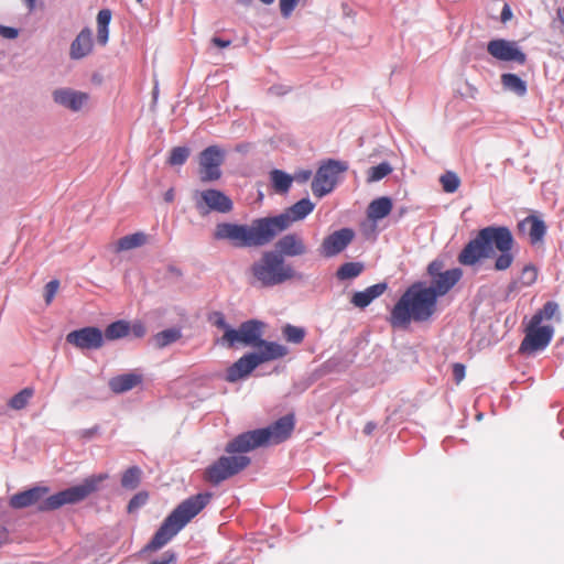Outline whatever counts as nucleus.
<instances>
[{"instance_id":"obj_1","label":"nucleus","mask_w":564,"mask_h":564,"mask_svg":"<svg viewBox=\"0 0 564 564\" xmlns=\"http://www.w3.org/2000/svg\"><path fill=\"white\" fill-rule=\"evenodd\" d=\"M108 479V474L91 475L79 485L69 487L55 495L47 496L48 487L35 486L28 490L11 496L9 505L13 509H23L37 506L41 512L56 510L65 505H74L83 501L91 494L99 490L101 484Z\"/></svg>"},{"instance_id":"obj_2","label":"nucleus","mask_w":564,"mask_h":564,"mask_svg":"<svg viewBox=\"0 0 564 564\" xmlns=\"http://www.w3.org/2000/svg\"><path fill=\"white\" fill-rule=\"evenodd\" d=\"M513 245L514 239L509 228L488 226L480 229L477 236L464 247L458 256V261L464 265H474L480 259L492 257L497 250L500 254L495 261V269L503 271L513 262L511 252Z\"/></svg>"},{"instance_id":"obj_3","label":"nucleus","mask_w":564,"mask_h":564,"mask_svg":"<svg viewBox=\"0 0 564 564\" xmlns=\"http://www.w3.org/2000/svg\"><path fill=\"white\" fill-rule=\"evenodd\" d=\"M435 293L424 283H414L399 299L390 315L392 327L405 328L411 321L425 322L435 312Z\"/></svg>"},{"instance_id":"obj_4","label":"nucleus","mask_w":564,"mask_h":564,"mask_svg":"<svg viewBox=\"0 0 564 564\" xmlns=\"http://www.w3.org/2000/svg\"><path fill=\"white\" fill-rule=\"evenodd\" d=\"M274 238L268 217L254 219L250 225L219 223L214 231V239L238 249L263 247Z\"/></svg>"},{"instance_id":"obj_5","label":"nucleus","mask_w":564,"mask_h":564,"mask_svg":"<svg viewBox=\"0 0 564 564\" xmlns=\"http://www.w3.org/2000/svg\"><path fill=\"white\" fill-rule=\"evenodd\" d=\"M212 495L197 494L181 502L163 521L143 553L156 551L172 540L209 502Z\"/></svg>"},{"instance_id":"obj_6","label":"nucleus","mask_w":564,"mask_h":564,"mask_svg":"<svg viewBox=\"0 0 564 564\" xmlns=\"http://www.w3.org/2000/svg\"><path fill=\"white\" fill-rule=\"evenodd\" d=\"M293 430V415H284L268 427L239 434L226 445L225 451L229 454L247 453L261 446L280 444L291 436Z\"/></svg>"},{"instance_id":"obj_7","label":"nucleus","mask_w":564,"mask_h":564,"mask_svg":"<svg viewBox=\"0 0 564 564\" xmlns=\"http://www.w3.org/2000/svg\"><path fill=\"white\" fill-rule=\"evenodd\" d=\"M249 272L251 284L260 288H273L301 278V274L285 262L282 254L273 250L262 252L250 265Z\"/></svg>"},{"instance_id":"obj_8","label":"nucleus","mask_w":564,"mask_h":564,"mask_svg":"<svg viewBox=\"0 0 564 564\" xmlns=\"http://www.w3.org/2000/svg\"><path fill=\"white\" fill-rule=\"evenodd\" d=\"M348 170V164L343 161L328 160L319 166L312 182V192L317 197L330 193L337 184L339 174Z\"/></svg>"},{"instance_id":"obj_9","label":"nucleus","mask_w":564,"mask_h":564,"mask_svg":"<svg viewBox=\"0 0 564 564\" xmlns=\"http://www.w3.org/2000/svg\"><path fill=\"white\" fill-rule=\"evenodd\" d=\"M250 462V458L243 455L221 456L206 469L205 478L213 485H218L243 470Z\"/></svg>"},{"instance_id":"obj_10","label":"nucleus","mask_w":564,"mask_h":564,"mask_svg":"<svg viewBox=\"0 0 564 564\" xmlns=\"http://www.w3.org/2000/svg\"><path fill=\"white\" fill-rule=\"evenodd\" d=\"M250 462V458L243 455L221 456L206 469L205 478L213 485H218L243 470Z\"/></svg>"},{"instance_id":"obj_11","label":"nucleus","mask_w":564,"mask_h":564,"mask_svg":"<svg viewBox=\"0 0 564 564\" xmlns=\"http://www.w3.org/2000/svg\"><path fill=\"white\" fill-rule=\"evenodd\" d=\"M264 324L257 319L243 322L238 329L231 328L219 339L220 345L228 348L235 347L237 344L251 346L262 336Z\"/></svg>"},{"instance_id":"obj_12","label":"nucleus","mask_w":564,"mask_h":564,"mask_svg":"<svg viewBox=\"0 0 564 564\" xmlns=\"http://www.w3.org/2000/svg\"><path fill=\"white\" fill-rule=\"evenodd\" d=\"M315 205L308 198H302L284 213L268 217L270 226L274 231V237L286 230L293 223L304 219L314 209Z\"/></svg>"},{"instance_id":"obj_13","label":"nucleus","mask_w":564,"mask_h":564,"mask_svg":"<svg viewBox=\"0 0 564 564\" xmlns=\"http://www.w3.org/2000/svg\"><path fill=\"white\" fill-rule=\"evenodd\" d=\"M554 334L552 326L534 324L531 319L525 330V336L520 345L521 352H533L544 349L551 341Z\"/></svg>"},{"instance_id":"obj_14","label":"nucleus","mask_w":564,"mask_h":564,"mask_svg":"<svg viewBox=\"0 0 564 564\" xmlns=\"http://www.w3.org/2000/svg\"><path fill=\"white\" fill-rule=\"evenodd\" d=\"M224 152L217 145L206 148L199 158V177L204 183L217 181L221 176L220 165Z\"/></svg>"},{"instance_id":"obj_15","label":"nucleus","mask_w":564,"mask_h":564,"mask_svg":"<svg viewBox=\"0 0 564 564\" xmlns=\"http://www.w3.org/2000/svg\"><path fill=\"white\" fill-rule=\"evenodd\" d=\"M196 208L202 215L210 210L218 213H229L232 209L231 199L218 189H206L196 193Z\"/></svg>"},{"instance_id":"obj_16","label":"nucleus","mask_w":564,"mask_h":564,"mask_svg":"<svg viewBox=\"0 0 564 564\" xmlns=\"http://www.w3.org/2000/svg\"><path fill=\"white\" fill-rule=\"evenodd\" d=\"M355 231L350 228H341L326 236L318 248L324 258H333L343 252L354 240Z\"/></svg>"},{"instance_id":"obj_17","label":"nucleus","mask_w":564,"mask_h":564,"mask_svg":"<svg viewBox=\"0 0 564 564\" xmlns=\"http://www.w3.org/2000/svg\"><path fill=\"white\" fill-rule=\"evenodd\" d=\"M488 53L503 62H516L523 65L527 62V55L519 48L516 42L503 39L492 40L487 45Z\"/></svg>"},{"instance_id":"obj_18","label":"nucleus","mask_w":564,"mask_h":564,"mask_svg":"<svg viewBox=\"0 0 564 564\" xmlns=\"http://www.w3.org/2000/svg\"><path fill=\"white\" fill-rule=\"evenodd\" d=\"M66 340L79 349H98L104 344V335L97 327H84L70 332Z\"/></svg>"},{"instance_id":"obj_19","label":"nucleus","mask_w":564,"mask_h":564,"mask_svg":"<svg viewBox=\"0 0 564 564\" xmlns=\"http://www.w3.org/2000/svg\"><path fill=\"white\" fill-rule=\"evenodd\" d=\"M52 98L56 105L73 112H78L87 104L89 96L86 93L63 87L53 90Z\"/></svg>"},{"instance_id":"obj_20","label":"nucleus","mask_w":564,"mask_h":564,"mask_svg":"<svg viewBox=\"0 0 564 564\" xmlns=\"http://www.w3.org/2000/svg\"><path fill=\"white\" fill-rule=\"evenodd\" d=\"M275 250L282 257H301L307 253L308 248L303 237L297 232L282 236L275 243Z\"/></svg>"},{"instance_id":"obj_21","label":"nucleus","mask_w":564,"mask_h":564,"mask_svg":"<svg viewBox=\"0 0 564 564\" xmlns=\"http://www.w3.org/2000/svg\"><path fill=\"white\" fill-rule=\"evenodd\" d=\"M252 347L258 348V351L251 354L256 356V360L259 366L261 364L282 358L289 352L285 346L274 341L264 340L261 337H259Z\"/></svg>"},{"instance_id":"obj_22","label":"nucleus","mask_w":564,"mask_h":564,"mask_svg":"<svg viewBox=\"0 0 564 564\" xmlns=\"http://www.w3.org/2000/svg\"><path fill=\"white\" fill-rule=\"evenodd\" d=\"M258 366L256 356L251 352L246 354L227 369L225 379L231 383L237 382L249 376Z\"/></svg>"},{"instance_id":"obj_23","label":"nucleus","mask_w":564,"mask_h":564,"mask_svg":"<svg viewBox=\"0 0 564 564\" xmlns=\"http://www.w3.org/2000/svg\"><path fill=\"white\" fill-rule=\"evenodd\" d=\"M462 270L458 268L444 271L432 279V284L426 289L435 293V297L445 295L462 278Z\"/></svg>"},{"instance_id":"obj_24","label":"nucleus","mask_w":564,"mask_h":564,"mask_svg":"<svg viewBox=\"0 0 564 564\" xmlns=\"http://www.w3.org/2000/svg\"><path fill=\"white\" fill-rule=\"evenodd\" d=\"M93 51V34L88 28L83 29L70 44L69 57L82 59Z\"/></svg>"},{"instance_id":"obj_25","label":"nucleus","mask_w":564,"mask_h":564,"mask_svg":"<svg viewBox=\"0 0 564 564\" xmlns=\"http://www.w3.org/2000/svg\"><path fill=\"white\" fill-rule=\"evenodd\" d=\"M388 285L387 283H377L364 291L355 292L351 297V303L359 308L367 307L375 299L379 297L384 293Z\"/></svg>"},{"instance_id":"obj_26","label":"nucleus","mask_w":564,"mask_h":564,"mask_svg":"<svg viewBox=\"0 0 564 564\" xmlns=\"http://www.w3.org/2000/svg\"><path fill=\"white\" fill-rule=\"evenodd\" d=\"M141 381L140 375L129 372L111 378L108 384L112 392L123 393L137 387Z\"/></svg>"},{"instance_id":"obj_27","label":"nucleus","mask_w":564,"mask_h":564,"mask_svg":"<svg viewBox=\"0 0 564 564\" xmlns=\"http://www.w3.org/2000/svg\"><path fill=\"white\" fill-rule=\"evenodd\" d=\"M392 209V200L389 197H379L373 199L367 209V216L372 221H378L387 217Z\"/></svg>"},{"instance_id":"obj_28","label":"nucleus","mask_w":564,"mask_h":564,"mask_svg":"<svg viewBox=\"0 0 564 564\" xmlns=\"http://www.w3.org/2000/svg\"><path fill=\"white\" fill-rule=\"evenodd\" d=\"M527 227H529V237L532 243H538L543 240V237L546 232V226L543 220L535 216H528L520 224V228L522 230H524Z\"/></svg>"},{"instance_id":"obj_29","label":"nucleus","mask_w":564,"mask_h":564,"mask_svg":"<svg viewBox=\"0 0 564 564\" xmlns=\"http://www.w3.org/2000/svg\"><path fill=\"white\" fill-rule=\"evenodd\" d=\"M501 84L506 90H509L519 97H523L528 90L527 83L516 74H502Z\"/></svg>"},{"instance_id":"obj_30","label":"nucleus","mask_w":564,"mask_h":564,"mask_svg":"<svg viewBox=\"0 0 564 564\" xmlns=\"http://www.w3.org/2000/svg\"><path fill=\"white\" fill-rule=\"evenodd\" d=\"M147 242V235L143 232H134L132 235L124 236L120 238L117 243L115 251L121 252V251H128L131 249L139 248L143 246Z\"/></svg>"},{"instance_id":"obj_31","label":"nucleus","mask_w":564,"mask_h":564,"mask_svg":"<svg viewBox=\"0 0 564 564\" xmlns=\"http://www.w3.org/2000/svg\"><path fill=\"white\" fill-rule=\"evenodd\" d=\"M272 186L278 193H286L293 182V177L281 170H272L270 172Z\"/></svg>"},{"instance_id":"obj_32","label":"nucleus","mask_w":564,"mask_h":564,"mask_svg":"<svg viewBox=\"0 0 564 564\" xmlns=\"http://www.w3.org/2000/svg\"><path fill=\"white\" fill-rule=\"evenodd\" d=\"M182 337L181 329L178 328H169L162 332H159L154 337L153 341L155 347L164 348L175 341H177Z\"/></svg>"},{"instance_id":"obj_33","label":"nucleus","mask_w":564,"mask_h":564,"mask_svg":"<svg viewBox=\"0 0 564 564\" xmlns=\"http://www.w3.org/2000/svg\"><path fill=\"white\" fill-rule=\"evenodd\" d=\"M130 332V324L126 321H117L111 323L105 329L104 338L115 340L127 336Z\"/></svg>"},{"instance_id":"obj_34","label":"nucleus","mask_w":564,"mask_h":564,"mask_svg":"<svg viewBox=\"0 0 564 564\" xmlns=\"http://www.w3.org/2000/svg\"><path fill=\"white\" fill-rule=\"evenodd\" d=\"M364 269L365 267L361 262H346L338 268L336 276L340 281L355 279Z\"/></svg>"},{"instance_id":"obj_35","label":"nucleus","mask_w":564,"mask_h":564,"mask_svg":"<svg viewBox=\"0 0 564 564\" xmlns=\"http://www.w3.org/2000/svg\"><path fill=\"white\" fill-rule=\"evenodd\" d=\"M142 470L138 466L128 468L121 477V486L126 489H135L141 481Z\"/></svg>"},{"instance_id":"obj_36","label":"nucleus","mask_w":564,"mask_h":564,"mask_svg":"<svg viewBox=\"0 0 564 564\" xmlns=\"http://www.w3.org/2000/svg\"><path fill=\"white\" fill-rule=\"evenodd\" d=\"M392 166L389 162H382L377 166H372L367 171V182H379L392 172Z\"/></svg>"},{"instance_id":"obj_37","label":"nucleus","mask_w":564,"mask_h":564,"mask_svg":"<svg viewBox=\"0 0 564 564\" xmlns=\"http://www.w3.org/2000/svg\"><path fill=\"white\" fill-rule=\"evenodd\" d=\"M32 388H24L19 393L14 394L8 402L9 406L13 410H22L24 409L30 399L33 397Z\"/></svg>"},{"instance_id":"obj_38","label":"nucleus","mask_w":564,"mask_h":564,"mask_svg":"<svg viewBox=\"0 0 564 564\" xmlns=\"http://www.w3.org/2000/svg\"><path fill=\"white\" fill-rule=\"evenodd\" d=\"M558 311V305L555 302L549 301L544 304L543 308L538 311L531 319L534 321V324H541L543 319L553 318Z\"/></svg>"},{"instance_id":"obj_39","label":"nucleus","mask_w":564,"mask_h":564,"mask_svg":"<svg viewBox=\"0 0 564 564\" xmlns=\"http://www.w3.org/2000/svg\"><path fill=\"white\" fill-rule=\"evenodd\" d=\"M444 192L454 193L458 189L460 180L454 172H446L440 178Z\"/></svg>"},{"instance_id":"obj_40","label":"nucleus","mask_w":564,"mask_h":564,"mask_svg":"<svg viewBox=\"0 0 564 564\" xmlns=\"http://www.w3.org/2000/svg\"><path fill=\"white\" fill-rule=\"evenodd\" d=\"M282 333L284 338L293 344L302 343L305 336V330L303 328L290 324L283 328Z\"/></svg>"},{"instance_id":"obj_41","label":"nucleus","mask_w":564,"mask_h":564,"mask_svg":"<svg viewBox=\"0 0 564 564\" xmlns=\"http://www.w3.org/2000/svg\"><path fill=\"white\" fill-rule=\"evenodd\" d=\"M189 156V149L186 147L173 148L169 158V164L182 165Z\"/></svg>"},{"instance_id":"obj_42","label":"nucleus","mask_w":564,"mask_h":564,"mask_svg":"<svg viewBox=\"0 0 564 564\" xmlns=\"http://www.w3.org/2000/svg\"><path fill=\"white\" fill-rule=\"evenodd\" d=\"M301 2H305V0H279L281 15L284 19L290 18L296 6Z\"/></svg>"},{"instance_id":"obj_43","label":"nucleus","mask_w":564,"mask_h":564,"mask_svg":"<svg viewBox=\"0 0 564 564\" xmlns=\"http://www.w3.org/2000/svg\"><path fill=\"white\" fill-rule=\"evenodd\" d=\"M149 495L145 491H141L132 497V499L128 503V511L134 512L142 506H144L148 501Z\"/></svg>"},{"instance_id":"obj_44","label":"nucleus","mask_w":564,"mask_h":564,"mask_svg":"<svg viewBox=\"0 0 564 564\" xmlns=\"http://www.w3.org/2000/svg\"><path fill=\"white\" fill-rule=\"evenodd\" d=\"M59 288L58 280H52L45 285V303L48 305L52 303L55 294L57 293V290Z\"/></svg>"},{"instance_id":"obj_45","label":"nucleus","mask_w":564,"mask_h":564,"mask_svg":"<svg viewBox=\"0 0 564 564\" xmlns=\"http://www.w3.org/2000/svg\"><path fill=\"white\" fill-rule=\"evenodd\" d=\"M536 276L538 272L534 267L527 265L523 268L521 276L523 284L531 285L536 280Z\"/></svg>"},{"instance_id":"obj_46","label":"nucleus","mask_w":564,"mask_h":564,"mask_svg":"<svg viewBox=\"0 0 564 564\" xmlns=\"http://www.w3.org/2000/svg\"><path fill=\"white\" fill-rule=\"evenodd\" d=\"M175 560V554L166 551L160 556L148 560V564H171Z\"/></svg>"},{"instance_id":"obj_47","label":"nucleus","mask_w":564,"mask_h":564,"mask_svg":"<svg viewBox=\"0 0 564 564\" xmlns=\"http://www.w3.org/2000/svg\"><path fill=\"white\" fill-rule=\"evenodd\" d=\"M213 325L217 328L224 330V334H227L232 327L226 322L225 316L220 312H216L213 318Z\"/></svg>"},{"instance_id":"obj_48","label":"nucleus","mask_w":564,"mask_h":564,"mask_svg":"<svg viewBox=\"0 0 564 564\" xmlns=\"http://www.w3.org/2000/svg\"><path fill=\"white\" fill-rule=\"evenodd\" d=\"M111 20V11L102 9L97 14V26L108 28Z\"/></svg>"},{"instance_id":"obj_49","label":"nucleus","mask_w":564,"mask_h":564,"mask_svg":"<svg viewBox=\"0 0 564 564\" xmlns=\"http://www.w3.org/2000/svg\"><path fill=\"white\" fill-rule=\"evenodd\" d=\"M0 35L8 40H14L19 36V30L12 26L0 24Z\"/></svg>"},{"instance_id":"obj_50","label":"nucleus","mask_w":564,"mask_h":564,"mask_svg":"<svg viewBox=\"0 0 564 564\" xmlns=\"http://www.w3.org/2000/svg\"><path fill=\"white\" fill-rule=\"evenodd\" d=\"M453 377L456 383H459L465 378V366L456 362L453 365Z\"/></svg>"},{"instance_id":"obj_51","label":"nucleus","mask_w":564,"mask_h":564,"mask_svg":"<svg viewBox=\"0 0 564 564\" xmlns=\"http://www.w3.org/2000/svg\"><path fill=\"white\" fill-rule=\"evenodd\" d=\"M443 262L442 261H432L430 264H429V268H427V271L430 273V275L432 276V279H434L435 276H438V274H442L443 271Z\"/></svg>"},{"instance_id":"obj_52","label":"nucleus","mask_w":564,"mask_h":564,"mask_svg":"<svg viewBox=\"0 0 564 564\" xmlns=\"http://www.w3.org/2000/svg\"><path fill=\"white\" fill-rule=\"evenodd\" d=\"M130 330L132 332V334L134 335V337L137 338H141L145 335L147 333V328L144 326L143 323L141 322H134L131 326H130Z\"/></svg>"},{"instance_id":"obj_53","label":"nucleus","mask_w":564,"mask_h":564,"mask_svg":"<svg viewBox=\"0 0 564 564\" xmlns=\"http://www.w3.org/2000/svg\"><path fill=\"white\" fill-rule=\"evenodd\" d=\"M109 37L108 28L97 26V41L100 45H106Z\"/></svg>"},{"instance_id":"obj_54","label":"nucleus","mask_w":564,"mask_h":564,"mask_svg":"<svg viewBox=\"0 0 564 564\" xmlns=\"http://www.w3.org/2000/svg\"><path fill=\"white\" fill-rule=\"evenodd\" d=\"M290 91V87L284 85H274L270 87L269 93L274 96H284Z\"/></svg>"},{"instance_id":"obj_55","label":"nucleus","mask_w":564,"mask_h":564,"mask_svg":"<svg viewBox=\"0 0 564 564\" xmlns=\"http://www.w3.org/2000/svg\"><path fill=\"white\" fill-rule=\"evenodd\" d=\"M312 176L311 171H300L297 172L293 177V181H297L299 183H305L307 182Z\"/></svg>"},{"instance_id":"obj_56","label":"nucleus","mask_w":564,"mask_h":564,"mask_svg":"<svg viewBox=\"0 0 564 564\" xmlns=\"http://www.w3.org/2000/svg\"><path fill=\"white\" fill-rule=\"evenodd\" d=\"M212 43L218 47L225 48L228 47L231 44V41L229 40H223L220 37H213Z\"/></svg>"},{"instance_id":"obj_57","label":"nucleus","mask_w":564,"mask_h":564,"mask_svg":"<svg viewBox=\"0 0 564 564\" xmlns=\"http://www.w3.org/2000/svg\"><path fill=\"white\" fill-rule=\"evenodd\" d=\"M341 11H343V14H344L345 17H347V18H351V17H354V11H352V9H351L348 4H346V3H343V4H341Z\"/></svg>"},{"instance_id":"obj_58","label":"nucleus","mask_w":564,"mask_h":564,"mask_svg":"<svg viewBox=\"0 0 564 564\" xmlns=\"http://www.w3.org/2000/svg\"><path fill=\"white\" fill-rule=\"evenodd\" d=\"M376 429V424L372 422H368L364 427V433L366 435H370Z\"/></svg>"},{"instance_id":"obj_59","label":"nucleus","mask_w":564,"mask_h":564,"mask_svg":"<svg viewBox=\"0 0 564 564\" xmlns=\"http://www.w3.org/2000/svg\"><path fill=\"white\" fill-rule=\"evenodd\" d=\"M164 199L165 202L167 203H171L174 200V189L173 188H170L165 194H164Z\"/></svg>"},{"instance_id":"obj_60","label":"nucleus","mask_w":564,"mask_h":564,"mask_svg":"<svg viewBox=\"0 0 564 564\" xmlns=\"http://www.w3.org/2000/svg\"><path fill=\"white\" fill-rule=\"evenodd\" d=\"M26 6L28 10L32 12L35 9L36 0H22Z\"/></svg>"},{"instance_id":"obj_61","label":"nucleus","mask_w":564,"mask_h":564,"mask_svg":"<svg viewBox=\"0 0 564 564\" xmlns=\"http://www.w3.org/2000/svg\"><path fill=\"white\" fill-rule=\"evenodd\" d=\"M511 17V11L508 7H506L503 10H502V13H501V18L503 21L508 20L509 18Z\"/></svg>"},{"instance_id":"obj_62","label":"nucleus","mask_w":564,"mask_h":564,"mask_svg":"<svg viewBox=\"0 0 564 564\" xmlns=\"http://www.w3.org/2000/svg\"><path fill=\"white\" fill-rule=\"evenodd\" d=\"M557 17L562 24H564V6L563 9L557 10Z\"/></svg>"},{"instance_id":"obj_63","label":"nucleus","mask_w":564,"mask_h":564,"mask_svg":"<svg viewBox=\"0 0 564 564\" xmlns=\"http://www.w3.org/2000/svg\"><path fill=\"white\" fill-rule=\"evenodd\" d=\"M7 541V534L6 532L3 531L1 534H0V546L6 543Z\"/></svg>"},{"instance_id":"obj_64","label":"nucleus","mask_w":564,"mask_h":564,"mask_svg":"<svg viewBox=\"0 0 564 564\" xmlns=\"http://www.w3.org/2000/svg\"><path fill=\"white\" fill-rule=\"evenodd\" d=\"M243 6H250L252 3V0H238Z\"/></svg>"}]
</instances>
